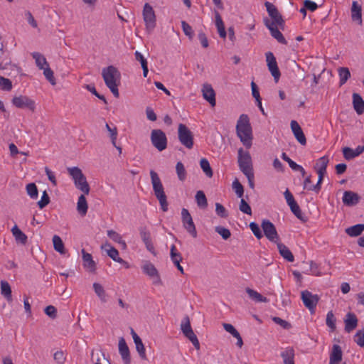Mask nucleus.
I'll list each match as a JSON object with an SVG mask.
<instances>
[{"mask_svg":"<svg viewBox=\"0 0 364 364\" xmlns=\"http://www.w3.org/2000/svg\"><path fill=\"white\" fill-rule=\"evenodd\" d=\"M119 75L117 69L112 65L104 68L102 72L105 85L115 97H119V96L118 85L116 82V77Z\"/></svg>","mask_w":364,"mask_h":364,"instance_id":"7ed1b4c3","label":"nucleus"},{"mask_svg":"<svg viewBox=\"0 0 364 364\" xmlns=\"http://www.w3.org/2000/svg\"><path fill=\"white\" fill-rule=\"evenodd\" d=\"M364 151V146H358L355 149L350 147H344L343 149V156L346 160H350L359 156Z\"/></svg>","mask_w":364,"mask_h":364,"instance_id":"b1692460","label":"nucleus"},{"mask_svg":"<svg viewBox=\"0 0 364 364\" xmlns=\"http://www.w3.org/2000/svg\"><path fill=\"white\" fill-rule=\"evenodd\" d=\"M336 318L333 313L331 311L327 313L326 315V325L331 328V331L336 330Z\"/></svg>","mask_w":364,"mask_h":364,"instance_id":"de8ad7c7","label":"nucleus"},{"mask_svg":"<svg viewBox=\"0 0 364 364\" xmlns=\"http://www.w3.org/2000/svg\"><path fill=\"white\" fill-rule=\"evenodd\" d=\"M284 364H294V350L292 348H287L281 353Z\"/></svg>","mask_w":364,"mask_h":364,"instance_id":"2f4dec72","label":"nucleus"},{"mask_svg":"<svg viewBox=\"0 0 364 364\" xmlns=\"http://www.w3.org/2000/svg\"><path fill=\"white\" fill-rule=\"evenodd\" d=\"M12 104L17 108H28L32 112L36 109L35 102L26 95L16 96L12 99Z\"/></svg>","mask_w":364,"mask_h":364,"instance_id":"ddd939ff","label":"nucleus"},{"mask_svg":"<svg viewBox=\"0 0 364 364\" xmlns=\"http://www.w3.org/2000/svg\"><path fill=\"white\" fill-rule=\"evenodd\" d=\"M264 6L269 16L272 18V21L269 20V23H273V26H278L283 28L284 26V21L277 7L269 1H266L264 3Z\"/></svg>","mask_w":364,"mask_h":364,"instance_id":"1a4fd4ad","label":"nucleus"},{"mask_svg":"<svg viewBox=\"0 0 364 364\" xmlns=\"http://www.w3.org/2000/svg\"><path fill=\"white\" fill-rule=\"evenodd\" d=\"M343 352L341 346L334 344L329 356V364H338L342 360Z\"/></svg>","mask_w":364,"mask_h":364,"instance_id":"5701e85b","label":"nucleus"},{"mask_svg":"<svg viewBox=\"0 0 364 364\" xmlns=\"http://www.w3.org/2000/svg\"><path fill=\"white\" fill-rule=\"evenodd\" d=\"M11 232L17 243L25 245L27 242L28 237L26 235L23 233L16 225L12 228Z\"/></svg>","mask_w":364,"mask_h":364,"instance_id":"c85d7f7f","label":"nucleus"},{"mask_svg":"<svg viewBox=\"0 0 364 364\" xmlns=\"http://www.w3.org/2000/svg\"><path fill=\"white\" fill-rule=\"evenodd\" d=\"M43 70L45 77L50 82L52 85H55L56 82L54 77L53 71L49 68V65Z\"/></svg>","mask_w":364,"mask_h":364,"instance_id":"8fccbe9b","label":"nucleus"},{"mask_svg":"<svg viewBox=\"0 0 364 364\" xmlns=\"http://www.w3.org/2000/svg\"><path fill=\"white\" fill-rule=\"evenodd\" d=\"M151 141L152 145L159 151L166 149L167 138L165 133L161 129H153L151 131Z\"/></svg>","mask_w":364,"mask_h":364,"instance_id":"0eeeda50","label":"nucleus"},{"mask_svg":"<svg viewBox=\"0 0 364 364\" xmlns=\"http://www.w3.org/2000/svg\"><path fill=\"white\" fill-rule=\"evenodd\" d=\"M181 329L183 333V335L188 333L191 331H192V328L191 326L190 320L188 316H186L183 318V322L181 324Z\"/></svg>","mask_w":364,"mask_h":364,"instance_id":"bf43d9fd","label":"nucleus"},{"mask_svg":"<svg viewBox=\"0 0 364 364\" xmlns=\"http://www.w3.org/2000/svg\"><path fill=\"white\" fill-rule=\"evenodd\" d=\"M141 269L143 272L149 276L151 279H152L153 284L156 286L162 284L159 272L152 263L149 262H145L141 266Z\"/></svg>","mask_w":364,"mask_h":364,"instance_id":"f8f14e48","label":"nucleus"},{"mask_svg":"<svg viewBox=\"0 0 364 364\" xmlns=\"http://www.w3.org/2000/svg\"><path fill=\"white\" fill-rule=\"evenodd\" d=\"M196 200L197 205L201 208L205 209L208 206V200L206 196L203 191H198L196 194Z\"/></svg>","mask_w":364,"mask_h":364,"instance_id":"e433bc0d","label":"nucleus"},{"mask_svg":"<svg viewBox=\"0 0 364 364\" xmlns=\"http://www.w3.org/2000/svg\"><path fill=\"white\" fill-rule=\"evenodd\" d=\"M0 87L4 90L10 91L12 89V82L9 79L0 76Z\"/></svg>","mask_w":364,"mask_h":364,"instance_id":"6e6d98bb","label":"nucleus"},{"mask_svg":"<svg viewBox=\"0 0 364 364\" xmlns=\"http://www.w3.org/2000/svg\"><path fill=\"white\" fill-rule=\"evenodd\" d=\"M68 171L72 177L75 187L83 192L84 194H89L90 186L82 170L80 168L75 166L68 168Z\"/></svg>","mask_w":364,"mask_h":364,"instance_id":"20e7f679","label":"nucleus"},{"mask_svg":"<svg viewBox=\"0 0 364 364\" xmlns=\"http://www.w3.org/2000/svg\"><path fill=\"white\" fill-rule=\"evenodd\" d=\"M351 18L353 21H358L360 25L362 24V7L355 1L352 3Z\"/></svg>","mask_w":364,"mask_h":364,"instance_id":"bb28decb","label":"nucleus"},{"mask_svg":"<svg viewBox=\"0 0 364 364\" xmlns=\"http://www.w3.org/2000/svg\"><path fill=\"white\" fill-rule=\"evenodd\" d=\"M272 321L282 326L284 329H289L291 327V325L288 321L283 320L282 318L279 317L274 316L272 318Z\"/></svg>","mask_w":364,"mask_h":364,"instance_id":"69168bd1","label":"nucleus"},{"mask_svg":"<svg viewBox=\"0 0 364 364\" xmlns=\"http://www.w3.org/2000/svg\"><path fill=\"white\" fill-rule=\"evenodd\" d=\"M232 187L236 196L242 198L244 194V188L237 178L232 182Z\"/></svg>","mask_w":364,"mask_h":364,"instance_id":"c03bdc74","label":"nucleus"},{"mask_svg":"<svg viewBox=\"0 0 364 364\" xmlns=\"http://www.w3.org/2000/svg\"><path fill=\"white\" fill-rule=\"evenodd\" d=\"M82 256V265L90 272L94 273L96 271V263L92 259L91 254L85 252L84 249L81 250Z\"/></svg>","mask_w":364,"mask_h":364,"instance_id":"412c9836","label":"nucleus"},{"mask_svg":"<svg viewBox=\"0 0 364 364\" xmlns=\"http://www.w3.org/2000/svg\"><path fill=\"white\" fill-rule=\"evenodd\" d=\"M143 18L147 31H152L156 26V16L152 6L148 3L144 6Z\"/></svg>","mask_w":364,"mask_h":364,"instance_id":"9d476101","label":"nucleus"},{"mask_svg":"<svg viewBox=\"0 0 364 364\" xmlns=\"http://www.w3.org/2000/svg\"><path fill=\"white\" fill-rule=\"evenodd\" d=\"M328 161V158L326 156L319 158L314 166V168L316 170L317 173H322L326 174Z\"/></svg>","mask_w":364,"mask_h":364,"instance_id":"473e14b6","label":"nucleus"},{"mask_svg":"<svg viewBox=\"0 0 364 364\" xmlns=\"http://www.w3.org/2000/svg\"><path fill=\"white\" fill-rule=\"evenodd\" d=\"M264 23L266 27L269 30L271 36L274 38H275L279 43L284 45L287 44V41L283 34L278 29V26H273V23H269V20L268 18L264 19Z\"/></svg>","mask_w":364,"mask_h":364,"instance_id":"dca6fc26","label":"nucleus"},{"mask_svg":"<svg viewBox=\"0 0 364 364\" xmlns=\"http://www.w3.org/2000/svg\"><path fill=\"white\" fill-rule=\"evenodd\" d=\"M317 173L318 176L317 183L316 185L310 186L308 188V190L314 191L318 193L321 188V183L323 181L325 173Z\"/></svg>","mask_w":364,"mask_h":364,"instance_id":"13d9d810","label":"nucleus"},{"mask_svg":"<svg viewBox=\"0 0 364 364\" xmlns=\"http://www.w3.org/2000/svg\"><path fill=\"white\" fill-rule=\"evenodd\" d=\"M32 57L35 60L36 66L40 69L43 70L46 67L48 66V63L46 58L40 53L34 52L32 54Z\"/></svg>","mask_w":364,"mask_h":364,"instance_id":"72a5a7b5","label":"nucleus"},{"mask_svg":"<svg viewBox=\"0 0 364 364\" xmlns=\"http://www.w3.org/2000/svg\"><path fill=\"white\" fill-rule=\"evenodd\" d=\"M119 353L122 357V360L125 364L131 363L130 352L128 346L127 345L126 341L123 337H121L119 340Z\"/></svg>","mask_w":364,"mask_h":364,"instance_id":"6ab92c4d","label":"nucleus"},{"mask_svg":"<svg viewBox=\"0 0 364 364\" xmlns=\"http://www.w3.org/2000/svg\"><path fill=\"white\" fill-rule=\"evenodd\" d=\"M239 210L247 215H252V208L244 198H241L240 200Z\"/></svg>","mask_w":364,"mask_h":364,"instance_id":"603ef678","label":"nucleus"},{"mask_svg":"<svg viewBox=\"0 0 364 364\" xmlns=\"http://www.w3.org/2000/svg\"><path fill=\"white\" fill-rule=\"evenodd\" d=\"M360 196L351 191H346L342 198L343 204L349 207L356 205L360 202Z\"/></svg>","mask_w":364,"mask_h":364,"instance_id":"a211bd4d","label":"nucleus"},{"mask_svg":"<svg viewBox=\"0 0 364 364\" xmlns=\"http://www.w3.org/2000/svg\"><path fill=\"white\" fill-rule=\"evenodd\" d=\"M261 228H262L264 236L268 240L274 243H277V242L279 241V236L276 227L270 220L264 219L262 221Z\"/></svg>","mask_w":364,"mask_h":364,"instance_id":"6e6552de","label":"nucleus"},{"mask_svg":"<svg viewBox=\"0 0 364 364\" xmlns=\"http://www.w3.org/2000/svg\"><path fill=\"white\" fill-rule=\"evenodd\" d=\"M215 212L221 218H227L228 216V211L225 207L219 203H215Z\"/></svg>","mask_w":364,"mask_h":364,"instance_id":"680f3d73","label":"nucleus"},{"mask_svg":"<svg viewBox=\"0 0 364 364\" xmlns=\"http://www.w3.org/2000/svg\"><path fill=\"white\" fill-rule=\"evenodd\" d=\"M250 230H252V233L254 234V235L257 238V239H261L262 237H263V234L258 225V224H257L255 222H251L250 223Z\"/></svg>","mask_w":364,"mask_h":364,"instance_id":"5fc2aeb1","label":"nucleus"},{"mask_svg":"<svg viewBox=\"0 0 364 364\" xmlns=\"http://www.w3.org/2000/svg\"><path fill=\"white\" fill-rule=\"evenodd\" d=\"M53 247L55 251L60 254L65 253V247L62 239L58 235L53 237Z\"/></svg>","mask_w":364,"mask_h":364,"instance_id":"ea45409f","label":"nucleus"},{"mask_svg":"<svg viewBox=\"0 0 364 364\" xmlns=\"http://www.w3.org/2000/svg\"><path fill=\"white\" fill-rule=\"evenodd\" d=\"M88 209L87 203L84 195H81L78 198L77 203V210L81 215H85Z\"/></svg>","mask_w":364,"mask_h":364,"instance_id":"c9c22d12","label":"nucleus"},{"mask_svg":"<svg viewBox=\"0 0 364 364\" xmlns=\"http://www.w3.org/2000/svg\"><path fill=\"white\" fill-rule=\"evenodd\" d=\"M181 219L183 225L187 232H188L193 237H196L197 231L193 218L188 210L186 208H183L181 210Z\"/></svg>","mask_w":364,"mask_h":364,"instance_id":"4468645a","label":"nucleus"},{"mask_svg":"<svg viewBox=\"0 0 364 364\" xmlns=\"http://www.w3.org/2000/svg\"><path fill=\"white\" fill-rule=\"evenodd\" d=\"M354 341L357 343L360 347H364V328L362 330H358L355 336Z\"/></svg>","mask_w":364,"mask_h":364,"instance_id":"864d4df0","label":"nucleus"},{"mask_svg":"<svg viewBox=\"0 0 364 364\" xmlns=\"http://www.w3.org/2000/svg\"><path fill=\"white\" fill-rule=\"evenodd\" d=\"M364 231V224H357L346 229V232L350 237H357Z\"/></svg>","mask_w":364,"mask_h":364,"instance_id":"f704fd0d","label":"nucleus"},{"mask_svg":"<svg viewBox=\"0 0 364 364\" xmlns=\"http://www.w3.org/2000/svg\"><path fill=\"white\" fill-rule=\"evenodd\" d=\"M184 336L192 343L196 350H200L199 341L193 330Z\"/></svg>","mask_w":364,"mask_h":364,"instance_id":"09e8293b","label":"nucleus"},{"mask_svg":"<svg viewBox=\"0 0 364 364\" xmlns=\"http://www.w3.org/2000/svg\"><path fill=\"white\" fill-rule=\"evenodd\" d=\"M246 292L247 293L250 298L255 300L257 302H267L268 299L263 296L262 294L250 288L246 289Z\"/></svg>","mask_w":364,"mask_h":364,"instance_id":"4c0bfd02","label":"nucleus"},{"mask_svg":"<svg viewBox=\"0 0 364 364\" xmlns=\"http://www.w3.org/2000/svg\"><path fill=\"white\" fill-rule=\"evenodd\" d=\"M289 208H290L291 212L294 214V215L297 218H299L301 220H304L302 218L301 210L296 202H295L293 204H291V205H289Z\"/></svg>","mask_w":364,"mask_h":364,"instance_id":"0e129e2a","label":"nucleus"},{"mask_svg":"<svg viewBox=\"0 0 364 364\" xmlns=\"http://www.w3.org/2000/svg\"><path fill=\"white\" fill-rule=\"evenodd\" d=\"M353 105L358 114H362L364 112V100L358 93L353 94Z\"/></svg>","mask_w":364,"mask_h":364,"instance_id":"cd10ccee","label":"nucleus"},{"mask_svg":"<svg viewBox=\"0 0 364 364\" xmlns=\"http://www.w3.org/2000/svg\"><path fill=\"white\" fill-rule=\"evenodd\" d=\"M291 131L296 139V140L301 144V145H306V136L299 124V123L295 121L292 120L291 122Z\"/></svg>","mask_w":364,"mask_h":364,"instance_id":"4be33fe9","label":"nucleus"},{"mask_svg":"<svg viewBox=\"0 0 364 364\" xmlns=\"http://www.w3.org/2000/svg\"><path fill=\"white\" fill-rule=\"evenodd\" d=\"M202 93L203 98L208 101L212 107L216 104L215 92L211 85L205 83L203 85Z\"/></svg>","mask_w":364,"mask_h":364,"instance_id":"aec40b11","label":"nucleus"},{"mask_svg":"<svg viewBox=\"0 0 364 364\" xmlns=\"http://www.w3.org/2000/svg\"><path fill=\"white\" fill-rule=\"evenodd\" d=\"M301 299L304 305L313 313L320 298L317 294H313L311 291L304 290L301 292Z\"/></svg>","mask_w":364,"mask_h":364,"instance_id":"9b49d317","label":"nucleus"},{"mask_svg":"<svg viewBox=\"0 0 364 364\" xmlns=\"http://www.w3.org/2000/svg\"><path fill=\"white\" fill-rule=\"evenodd\" d=\"M277 245V249L279 250V252L280 255L287 260L288 262H294V257L291 252L289 250V249L283 243L280 242L279 241L277 242V243H275Z\"/></svg>","mask_w":364,"mask_h":364,"instance_id":"a878e982","label":"nucleus"},{"mask_svg":"<svg viewBox=\"0 0 364 364\" xmlns=\"http://www.w3.org/2000/svg\"><path fill=\"white\" fill-rule=\"evenodd\" d=\"M150 176L154 195L159 200L162 210L166 212L168 210L167 198L164 193L161 179L159 177L157 173L154 171H150Z\"/></svg>","mask_w":364,"mask_h":364,"instance_id":"f03ea898","label":"nucleus"},{"mask_svg":"<svg viewBox=\"0 0 364 364\" xmlns=\"http://www.w3.org/2000/svg\"><path fill=\"white\" fill-rule=\"evenodd\" d=\"M95 293L97 294L101 302L106 303L107 301V294L104 287L99 283L95 282L92 284Z\"/></svg>","mask_w":364,"mask_h":364,"instance_id":"7c9ffc66","label":"nucleus"},{"mask_svg":"<svg viewBox=\"0 0 364 364\" xmlns=\"http://www.w3.org/2000/svg\"><path fill=\"white\" fill-rule=\"evenodd\" d=\"M200 166L207 177H208V178L213 177V170L210 166L209 161L206 159L203 158L200 159Z\"/></svg>","mask_w":364,"mask_h":364,"instance_id":"58836bf2","label":"nucleus"},{"mask_svg":"<svg viewBox=\"0 0 364 364\" xmlns=\"http://www.w3.org/2000/svg\"><path fill=\"white\" fill-rule=\"evenodd\" d=\"M181 26L185 35L188 36L189 38H192L193 36L192 27L185 21H181Z\"/></svg>","mask_w":364,"mask_h":364,"instance_id":"e2e57ef3","label":"nucleus"},{"mask_svg":"<svg viewBox=\"0 0 364 364\" xmlns=\"http://www.w3.org/2000/svg\"><path fill=\"white\" fill-rule=\"evenodd\" d=\"M236 133L242 144L250 149L252 144V130L247 114L240 116L236 125Z\"/></svg>","mask_w":364,"mask_h":364,"instance_id":"f257e3e1","label":"nucleus"},{"mask_svg":"<svg viewBox=\"0 0 364 364\" xmlns=\"http://www.w3.org/2000/svg\"><path fill=\"white\" fill-rule=\"evenodd\" d=\"M265 55L268 69L274 80L277 82L280 77L281 73L278 68L276 58L272 52L266 53Z\"/></svg>","mask_w":364,"mask_h":364,"instance_id":"2eb2a0df","label":"nucleus"},{"mask_svg":"<svg viewBox=\"0 0 364 364\" xmlns=\"http://www.w3.org/2000/svg\"><path fill=\"white\" fill-rule=\"evenodd\" d=\"M26 192L28 195L33 199H36L38 198V191L37 186L35 183H31L26 186Z\"/></svg>","mask_w":364,"mask_h":364,"instance_id":"49530a36","label":"nucleus"},{"mask_svg":"<svg viewBox=\"0 0 364 364\" xmlns=\"http://www.w3.org/2000/svg\"><path fill=\"white\" fill-rule=\"evenodd\" d=\"M176 171L178 179L181 181H183L186 178V171L182 162H177L176 165Z\"/></svg>","mask_w":364,"mask_h":364,"instance_id":"37998d69","label":"nucleus"},{"mask_svg":"<svg viewBox=\"0 0 364 364\" xmlns=\"http://www.w3.org/2000/svg\"><path fill=\"white\" fill-rule=\"evenodd\" d=\"M170 257L173 263H178L182 260L181 255L177 251L174 245H172L170 250Z\"/></svg>","mask_w":364,"mask_h":364,"instance_id":"a18cd8bd","label":"nucleus"},{"mask_svg":"<svg viewBox=\"0 0 364 364\" xmlns=\"http://www.w3.org/2000/svg\"><path fill=\"white\" fill-rule=\"evenodd\" d=\"M50 203V198L46 192L44 191L41 196V199L38 202V205L41 209L46 207Z\"/></svg>","mask_w":364,"mask_h":364,"instance_id":"774afa93","label":"nucleus"},{"mask_svg":"<svg viewBox=\"0 0 364 364\" xmlns=\"http://www.w3.org/2000/svg\"><path fill=\"white\" fill-rule=\"evenodd\" d=\"M134 343L136 346V350L138 352L140 358L143 360H146V352H145V348L142 343L141 339H139V341L135 342Z\"/></svg>","mask_w":364,"mask_h":364,"instance_id":"3c124183","label":"nucleus"},{"mask_svg":"<svg viewBox=\"0 0 364 364\" xmlns=\"http://www.w3.org/2000/svg\"><path fill=\"white\" fill-rule=\"evenodd\" d=\"M215 232L218 233L224 240H228L231 235L230 231L228 228L222 226H217L215 228Z\"/></svg>","mask_w":364,"mask_h":364,"instance_id":"4d7b16f0","label":"nucleus"},{"mask_svg":"<svg viewBox=\"0 0 364 364\" xmlns=\"http://www.w3.org/2000/svg\"><path fill=\"white\" fill-rule=\"evenodd\" d=\"M53 359L58 364H64L66 358L63 350H58L53 354Z\"/></svg>","mask_w":364,"mask_h":364,"instance_id":"052dcab7","label":"nucleus"},{"mask_svg":"<svg viewBox=\"0 0 364 364\" xmlns=\"http://www.w3.org/2000/svg\"><path fill=\"white\" fill-rule=\"evenodd\" d=\"M237 162L243 174L253 172L252 158L249 151H245L242 148L239 149Z\"/></svg>","mask_w":364,"mask_h":364,"instance_id":"39448f33","label":"nucleus"},{"mask_svg":"<svg viewBox=\"0 0 364 364\" xmlns=\"http://www.w3.org/2000/svg\"><path fill=\"white\" fill-rule=\"evenodd\" d=\"M45 314L52 319L57 317V309L54 306L50 305L44 309Z\"/></svg>","mask_w":364,"mask_h":364,"instance_id":"338daca9","label":"nucleus"},{"mask_svg":"<svg viewBox=\"0 0 364 364\" xmlns=\"http://www.w3.org/2000/svg\"><path fill=\"white\" fill-rule=\"evenodd\" d=\"M339 76V86L341 87L346 83L347 80L350 77L351 74L349 69L346 67H340L338 68Z\"/></svg>","mask_w":364,"mask_h":364,"instance_id":"c756f323","label":"nucleus"},{"mask_svg":"<svg viewBox=\"0 0 364 364\" xmlns=\"http://www.w3.org/2000/svg\"><path fill=\"white\" fill-rule=\"evenodd\" d=\"M1 294L8 299H11V289L9 284L6 281L1 282Z\"/></svg>","mask_w":364,"mask_h":364,"instance_id":"79ce46f5","label":"nucleus"},{"mask_svg":"<svg viewBox=\"0 0 364 364\" xmlns=\"http://www.w3.org/2000/svg\"><path fill=\"white\" fill-rule=\"evenodd\" d=\"M178 138L179 141L186 148L191 149L193 148V134L191 131L183 124H179L178 128Z\"/></svg>","mask_w":364,"mask_h":364,"instance_id":"423d86ee","label":"nucleus"},{"mask_svg":"<svg viewBox=\"0 0 364 364\" xmlns=\"http://www.w3.org/2000/svg\"><path fill=\"white\" fill-rule=\"evenodd\" d=\"M139 235L141 237V239L142 240L143 242L145 244L149 243V242L151 241V233L147 230V228L146 226H141L139 228Z\"/></svg>","mask_w":364,"mask_h":364,"instance_id":"a19ab883","label":"nucleus"},{"mask_svg":"<svg viewBox=\"0 0 364 364\" xmlns=\"http://www.w3.org/2000/svg\"><path fill=\"white\" fill-rule=\"evenodd\" d=\"M345 331L348 333L354 330L358 325V318L353 313H348L344 320Z\"/></svg>","mask_w":364,"mask_h":364,"instance_id":"393cba45","label":"nucleus"},{"mask_svg":"<svg viewBox=\"0 0 364 364\" xmlns=\"http://www.w3.org/2000/svg\"><path fill=\"white\" fill-rule=\"evenodd\" d=\"M102 249H105L107 251V255L114 262L124 264L127 268L129 267L128 263L122 258L119 257L118 250L115 247L111 246L109 243L106 242L104 245L102 246Z\"/></svg>","mask_w":364,"mask_h":364,"instance_id":"f3484780","label":"nucleus"}]
</instances>
